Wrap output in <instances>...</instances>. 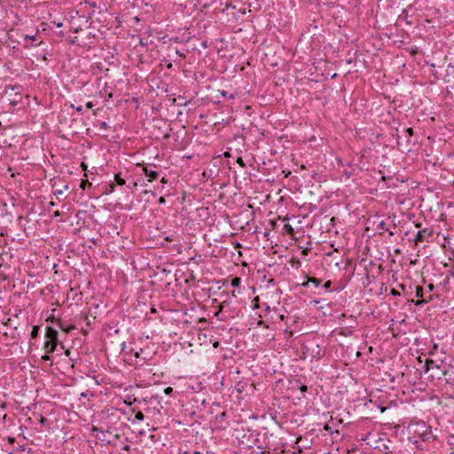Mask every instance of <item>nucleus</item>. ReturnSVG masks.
<instances>
[{
  "label": "nucleus",
  "instance_id": "a18cd8bd",
  "mask_svg": "<svg viewBox=\"0 0 454 454\" xmlns=\"http://www.w3.org/2000/svg\"><path fill=\"white\" fill-rule=\"evenodd\" d=\"M231 295H232L233 297H236V296H237L236 292H235V291H232V292H231Z\"/></svg>",
  "mask_w": 454,
  "mask_h": 454
},
{
  "label": "nucleus",
  "instance_id": "f704fd0d",
  "mask_svg": "<svg viewBox=\"0 0 454 454\" xmlns=\"http://www.w3.org/2000/svg\"><path fill=\"white\" fill-rule=\"evenodd\" d=\"M165 201H166V200H165V198H164V197H160V199H159V203H160V204H164V203H165Z\"/></svg>",
  "mask_w": 454,
  "mask_h": 454
},
{
  "label": "nucleus",
  "instance_id": "4468645a",
  "mask_svg": "<svg viewBox=\"0 0 454 454\" xmlns=\"http://www.w3.org/2000/svg\"><path fill=\"white\" fill-rule=\"evenodd\" d=\"M39 331H40L39 325L33 326L31 333H30L31 339H36L39 335Z\"/></svg>",
  "mask_w": 454,
  "mask_h": 454
},
{
  "label": "nucleus",
  "instance_id": "dca6fc26",
  "mask_svg": "<svg viewBox=\"0 0 454 454\" xmlns=\"http://www.w3.org/2000/svg\"><path fill=\"white\" fill-rule=\"evenodd\" d=\"M363 158H364V155L358 156L357 157V162H356V159L355 158L352 160L354 164L357 165L360 170L364 169V165H362V159Z\"/></svg>",
  "mask_w": 454,
  "mask_h": 454
},
{
  "label": "nucleus",
  "instance_id": "de8ad7c7",
  "mask_svg": "<svg viewBox=\"0 0 454 454\" xmlns=\"http://www.w3.org/2000/svg\"><path fill=\"white\" fill-rule=\"evenodd\" d=\"M167 67L168 68H171L172 67V64L171 63L168 64Z\"/></svg>",
  "mask_w": 454,
  "mask_h": 454
},
{
  "label": "nucleus",
  "instance_id": "6e6552de",
  "mask_svg": "<svg viewBox=\"0 0 454 454\" xmlns=\"http://www.w3.org/2000/svg\"><path fill=\"white\" fill-rule=\"evenodd\" d=\"M143 172L148 177L149 182H153L159 177V173L157 171L149 169L147 167L143 168Z\"/></svg>",
  "mask_w": 454,
  "mask_h": 454
},
{
  "label": "nucleus",
  "instance_id": "cd10ccee",
  "mask_svg": "<svg viewBox=\"0 0 454 454\" xmlns=\"http://www.w3.org/2000/svg\"><path fill=\"white\" fill-rule=\"evenodd\" d=\"M331 286H332V282H331L330 280H328V281H326V282L324 284L323 287H324L325 289H329V288L331 287Z\"/></svg>",
  "mask_w": 454,
  "mask_h": 454
},
{
  "label": "nucleus",
  "instance_id": "c03bdc74",
  "mask_svg": "<svg viewBox=\"0 0 454 454\" xmlns=\"http://www.w3.org/2000/svg\"><path fill=\"white\" fill-rule=\"evenodd\" d=\"M421 225H422L421 223H417L416 227L419 228V229H421Z\"/></svg>",
  "mask_w": 454,
  "mask_h": 454
},
{
  "label": "nucleus",
  "instance_id": "79ce46f5",
  "mask_svg": "<svg viewBox=\"0 0 454 454\" xmlns=\"http://www.w3.org/2000/svg\"><path fill=\"white\" fill-rule=\"evenodd\" d=\"M270 310V306L268 304H265V311H269Z\"/></svg>",
  "mask_w": 454,
  "mask_h": 454
},
{
  "label": "nucleus",
  "instance_id": "f257e3e1",
  "mask_svg": "<svg viewBox=\"0 0 454 454\" xmlns=\"http://www.w3.org/2000/svg\"><path fill=\"white\" fill-rule=\"evenodd\" d=\"M424 369L426 373H429L428 378L433 380H442V377L446 374V370L432 359L426 360Z\"/></svg>",
  "mask_w": 454,
  "mask_h": 454
},
{
  "label": "nucleus",
  "instance_id": "f3484780",
  "mask_svg": "<svg viewBox=\"0 0 454 454\" xmlns=\"http://www.w3.org/2000/svg\"><path fill=\"white\" fill-rule=\"evenodd\" d=\"M114 180L118 185H124L126 183L125 179L121 178L120 174L114 176Z\"/></svg>",
  "mask_w": 454,
  "mask_h": 454
},
{
  "label": "nucleus",
  "instance_id": "e433bc0d",
  "mask_svg": "<svg viewBox=\"0 0 454 454\" xmlns=\"http://www.w3.org/2000/svg\"><path fill=\"white\" fill-rule=\"evenodd\" d=\"M176 53L177 55H179V56L184 57V54H182V53L179 51V50H176Z\"/></svg>",
  "mask_w": 454,
  "mask_h": 454
},
{
  "label": "nucleus",
  "instance_id": "8fccbe9b",
  "mask_svg": "<svg viewBox=\"0 0 454 454\" xmlns=\"http://www.w3.org/2000/svg\"><path fill=\"white\" fill-rule=\"evenodd\" d=\"M207 116H208V115H203V114H200V118H201V119H202L203 117H207Z\"/></svg>",
  "mask_w": 454,
  "mask_h": 454
},
{
  "label": "nucleus",
  "instance_id": "412c9836",
  "mask_svg": "<svg viewBox=\"0 0 454 454\" xmlns=\"http://www.w3.org/2000/svg\"><path fill=\"white\" fill-rule=\"evenodd\" d=\"M91 186V183H90L88 180H82L80 187L82 190H85L87 187Z\"/></svg>",
  "mask_w": 454,
  "mask_h": 454
},
{
  "label": "nucleus",
  "instance_id": "423d86ee",
  "mask_svg": "<svg viewBox=\"0 0 454 454\" xmlns=\"http://www.w3.org/2000/svg\"><path fill=\"white\" fill-rule=\"evenodd\" d=\"M58 336H59V333L57 330L53 329L51 326L46 327V333H45L46 340L59 342Z\"/></svg>",
  "mask_w": 454,
  "mask_h": 454
},
{
  "label": "nucleus",
  "instance_id": "1a4fd4ad",
  "mask_svg": "<svg viewBox=\"0 0 454 454\" xmlns=\"http://www.w3.org/2000/svg\"><path fill=\"white\" fill-rule=\"evenodd\" d=\"M59 342L46 340L43 345V348L47 354L53 353L58 347Z\"/></svg>",
  "mask_w": 454,
  "mask_h": 454
},
{
  "label": "nucleus",
  "instance_id": "37998d69",
  "mask_svg": "<svg viewBox=\"0 0 454 454\" xmlns=\"http://www.w3.org/2000/svg\"><path fill=\"white\" fill-rule=\"evenodd\" d=\"M59 215H60V214H59V211H56V212L54 213V216H59Z\"/></svg>",
  "mask_w": 454,
  "mask_h": 454
},
{
  "label": "nucleus",
  "instance_id": "c756f323",
  "mask_svg": "<svg viewBox=\"0 0 454 454\" xmlns=\"http://www.w3.org/2000/svg\"><path fill=\"white\" fill-rule=\"evenodd\" d=\"M92 431H93V432H100V433H102V434H104V433H105V431H104L102 428H98V427H92Z\"/></svg>",
  "mask_w": 454,
  "mask_h": 454
},
{
  "label": "nucleus",
  "instance_id": "49530a36",
  "mask_svg": "<svg viewBox=\"0 0 454 454\" xmlns=\"http://www.w3.org/2000/svg\"><path fill=\"white\" fill-rule=\"evenodd\" d=\"M82 167L83 169H86V168H87L85 163H83V162L82 163Z\"/></svg>",
  "mask_w": 454,
  "mask_h": 454
},
{
  "label": "nucleus",
  "instance_id": "3c124183",
  "mask_svg": "<svg viewBox=\"0 0 454 454\" xmlns=\"http://www.w3.org/2000/svg\"><path fill=\"white\" fill-rule=\"evenodd\" d=\"M65 353L67 356H68L70 354V351L67 349Z\"/></svg>",
  "mask_w": 454,
  "mask_h": 454
},
{
  "label": "nucleus",
  "instance_id": "2f4dec72",
  "mask_svg": "<svg viewBox=\"0 0 454 454\" xmlns=\"http://www.w3.org/2000/svg\"><path fill=\"white\" fill-rule=\"evenodd\" d=\"M25 40L35 41V35H32V36L26 35Z\"/></svg>",
  "mask_w": 454,
  "mask_h": 454
},
{
  "label": "nucleus",
  "instance_id": "7c9ffc66",
  "mask_svg": "<svg viewBox=\"0 0 454 454\" xmlns=\"http://www.w3.org/2000/svg\"><path fill=\"white\" fill-rule=\"evenodd\" d=\"M42 359H43V361H49L51 358H50L49 354H47V353H46L45 355H43V356H42Z\"/></svg>",
  "mask_w": 454,
  "mask_h": 454
},
{
  "label": "nucleus",
  "instance_id": "a211bd4d",
  "mask_svg": "<svg viewBox=\"0 0 454 454\" xmlns=\"http://www.w3.org/2000/svg\"><path fill=\"white\" fill-rule=\"evenodd\" d=\"M241 278L239 277H235L231 279V284L233 287H238L240 286Z\"/></svg>",
  "mask_w": 454,
  "mask_h": 454
},
{
  "label": "nucleus",
  "instance_id": "c9c22d12",
  "mask_svg": "<svg viewBox=\"0 0 454 454\" xmlns=\"http://www.w3.org/2000/svg\"><path fill=\"white\" fill-rule=\"evenodd\" d=\"M54 193H55V194H59H59H62V193H63V191H62V190H60V189H59V190H56V191L54 192Z\"/></svg>",
  "mask_w": 454,
  "mask_h": 454
},
{
  "label": "nucleus",
  "instance_id": "864d4df0",
  "mask_svg": "<svg viewBox=\"0 0 454 454\" xmlns=\"http://www.w3.org/2000/svg\"><path fill=\"white\" fill-rule=\"evenodd\" d=\"M87 106L90 107L91 106V103L90 102L87 103Z\"/></svg>",
  "mask_w": 454,
  "mask_h": 454
},
{
  "label": "nucleus",
  "instance_id": "5fc2aeb1",
  "mask_svg": "<svg viewBox=\"0 0 454 454\" xmlns=\"http://www.w3.org/2000/svg\"><path fill=\"white\" fill-rule=\"evenodd\" d=\"M45 420H46V419L43 418V419H41V422H42V423H44V421H45Z\"/></svg>",
  "mask_w": 454,
  "mask_h": 454
},
{
  "label": "nucleus",
  "instance_id": "a19ab883",
  "mask_svg": "<svg viewBox=\"0 0 454 454\" xmlns=\"http://www.w3.org/2000/svg\"><path fill=\"white\" fill-rule=\"evenodd\" d=\"M160 182L163 183V184H166L167 183V179L165 177H162Z\"/></svg>",
  "mask_w": 454,
  "mask_h": 454
},
{
  "label": "nucleus",
  "instance_id": "0eeeda50",
  "mask_svg": "<svg viewBox=\"0 0 454 454\" xmlns=\"http://www.w3.org/2000/svg\"><path fill=\"white\" fill-rule=\"evenodd\" d=\"M412 6L410 4L409 6H407L406 8H404L403 11H402V13L401 15L399 16V19H402L405 21V23L409 26H412L413 25V20H411V15H409V9H411Z\"/></svg>",
  "mask_w": 454,
  "mask_h": 454
},
{
  "label": "nucleus",
  "instance_id": "9d476101",
  "mask_svg": "<svg viewBox=\"0 0 454 454\" xmlns=\"http://www.w3.org/2000/svg\"><path fill=\"white\" fill-rule=\"evenodd\" d=\"M309 283H312V284H314V286L316 287H318L320 286V284H321V279L314 278V277H310V278H309V279L306 282H304L302 284V286L306 287V286H309Z\"/></svg>",
  "mask_w": 454,
  "mask_h": 454
},
{
  "label": "nucleus",
  "instance_id": "6e6d98bb",
  "mask_svg": "<svg viewBox=\"0 0 454 454\" xmlns=\"http://www.w3.org/2000/svg\"><path fill=\"white\" fill-rule=\"evenodd\" d=\"M151 439H152V441L155 442V440H154V435H152V436H151Z\"/></svg>",
  "mask_w": 454,
  "mask_h": 454
},
{
  "label": "nucleus",
  "instance_id": "473e14b6",
  "mask_svg": "<svg viewBox=\"0 0 454 454\" xmlns=\"http://www.w3.org/2000/svg\"><path fill=\"white\" fill-rule=\"evenodd\" d=\"M434 289V286L433 284H429L427 286L428 292H432Z\"/></svg>",
  "mask_w": 454,
  "mask_h": 454
},
{
  "label": "nucleus",
  "instance_id": "603ef678",
  "mask_svg": "<svg viewBox=\"0 0 454 454\" xmlns=\"http://www.w3.org/2000/svg\"><path fill=\"white\" fill-rule=\"evenodd\" d=\"M62 26V23H57V27H60Z\"/></svg>",
  "mask_w": 454,
  "mask_h": 454
},
{
  "label": "nucleus",
  "instance_id": "aec40b11",
  "mask_svg": "<svg viewBox=\"0 0 454 454\" xmlns=\"http://www.w3.org/2000/svg\"><path fill=\"white\" fill-rule=\"evenodd\" d=\"M379 226L382 231H388L390 236L394 235V232L388 230V228L386 226V223L383 221L380 222Z\"/></svg>",
  "mask_w": 454,
  "mask_h": 454
},
{
  "label": "nucleus",
  "instance_id": "4c0bfd02",
  "mask_svg": "<svg viewBox=\"0 0 454 454\" xmlns=\"http://www.w3.org/2000/svg\"><path fill=\"white\" fill-rule=\"evenodd\" d=\"M114 190V184H110V192H113Z\"/></svg>",
  "mask_w": 454,
  "mask_h": 454
},
{
  "label": "nucleus",
  "instance_id": "4d7b16f0",
  "mask_svg": "<svg viewBox=\"0 0 454 454\" xmlns=\"http://www.w3.org/2000/svg\"><path fill=\"white\" fill-rule=\"evenodd\" d=\"M43 59L44 60H47V58H46V55H45V54L43 55Z\"/></svg>",
  "mask_w": 454,
  "mask_h": 454
},
{
  "label": "nucleus",
  "instance_id": "20e7f679",
  "mask_svg": "<svg viewBox=\"0 0 454 454\" xmlns=\"http://www.w3.org/2000/svg\"><path fill=\"white\" fill-rule=\"evenodd\" d=\"M416 296L418 298H421L420 300H418L417 301H415V305H417V306H421L423 304H426L432 299L431 296H429L428 299H424L423 298L424 289L422 286H419L416 287Z\"/></svg>",
  "mask_w": 454,
  "mask_h": 454
},
{
  "label": "nucleus",
  "instance_id": "f03ea898",
  "mask_svg": "<svg viewBox=\"0 0 454 454\" xmlns=\"http://www.w3.org/2000/svg\"><path fill=\"white\" fill-rule=\"evenodd\" d=\"M417 427L416 434H419L422 441L431 442L438 440V435L434 434L432 427L424 421L419 422Z\"/></svg>",
  "mask_w": 454,
  "mask_h": 454
},
{
  "label": "nucleus",
  "instance_id": "58836bf2",
  "mask_svg": "<svg viewBox=\"0 0 454 454\" xmlns=\"http://www.w3.org/2000/svg\"><path fill=\"white\" fill-rule=\"evenodd\" d=\"M129 448H130V447H129V445H125V446L123 447V450H129Z\"/></svg>",
  "mask_w": 454,
  "mask_h": 454
},
{
  "label": "nucleus",
  "instance_id": "09e8293b",
  "mask_svg": "<svg viewBox=\"0 0 454 454\" xmlns=\"http://www.w3.org/2000/svg\"><path fill=\"white\" fill-rule=\"evenodd\" d=\"M76 110H77L78 112H79V111H82V106H78V107L76 108Z\"/></svg>",
  "mask_w": 454,
  "mask_h": 454
},
{
  "label": "nucleus",
  "instance_id": "393cba45",
  "mask_svg": "<svg viewBox=\"0 0 454 454\" xmlns=\"http://www.w3.org/2000/svg\"><path fill=\"white\" fill-rule=\"evenodd\" d=\"M237 163L239 164L242 168L246 167V164H245V162H244V160H243V159L241 157H239L237 159Z\"/></svg>",
  "mask_w": 454,
  "mask_h": 454
},
{
  "label": "nucleus",
  "instance_id": "9b49d317",
  "mask_svg": "<svg viewBox=\"0 0 454 454\" xmlns=\"http://www.w3.org/2000/svg\"><path fill=\"white\" fill-rule=\"evenodd\" d=\"M59 326L61 328L62 331H64L67 333L75 329L74 325H67L64 323H62L61 321H59Z\"/></svg>",
  "mask_w": 454,
  "mask_h": 454
},
{
  "label": "nucleus",
  "instance_id": "a878e982",
  "mask_svg": "<svg viewBox=\"0 0 454 454\" xmlns=\"http://www.w3.org/2000/svg\"><path fill=\"white\" fill-rule=\"evenodd\" d=\"M164 393H165L166 395H171V394L173 393V387H166V388L164 389Z\"/></svg>",
  "mask_w": 454,
  "mask_h": 454
},
{
  "label": "nucleus",
  "instance_id": "39448f33",
  "mask_svg": "<svg viewBox=\"0 0 454 454\" xmlns=\"http://www.w3.org/2000/svg\"><path fill=\"white\" fill-rule=\"evenodd\" d=\"M152 122L153 123V126L158 128V129H165L166 130L168 129V122L167 121H164L163 119L160 118V115H152Z\"/></svg>",
  "mask_w": 454,
  "mask_h": 454
},
{
  "label": "nucleus",
  "instance_id": "ea45409f",
  "mask_svg": "<svg viewBox=\"0 0 454 454\" xmlns=\"http://www.w3.org/2000/svg\"><path fill=\"white\" fill-rule=\"evenodd\" d=\"M324 428L326 431H329L331 429V427L328 425H325Z\"/></svg>",
  "mask_w": 454,
  "mask_h": 454
},
{
  "label": "nucleus",
  "instance_id": "13d9d810",
  "mask_svg": "<svg viewBox=\"0 0 454 454\" xmlns=\"http://www.w3.org/2000/svg\"><path fill=\"white\" fill-rule=\"evenodd\" d=\"M64 188H65L66 190H67V189H68V185H67V184H66V185L64 186Z\"/></svg>",
  "mask_w": 454,
  "mask_h": 454
},
{
  "label": "nucleus",
  "instance_id": "5701e85b",
  "mask_svg": "<svg viewBox=\"0 0 454 454\" xmlns=\"http://www.w3.org/2000/svg\"><path fill=\"white\" fill-rule=\"evenodd\" d=\"M285 230H286V231L288 234H293L294 233V228L290 224H286L285 225Z\"/></svg>",
  "mask_w": 454,
  "mask_h": 454
},
{
  "label": "nucleus",
  "instance_id": "f8f14e48",
  "mask_svg": "<svg viewBox=\"0 0 454 454\" xmlns=\"http://www.w3.org/2000/svg\"><path fill=\"white\" fill-rule=\"evenodd\" d=\"M220 93H221V95H222L223 98H227V99H234V98H235V97L238 95V93H236V92L230 93L229 91L224 90H220Z\"/></svg>",
  "mask_w": 454,
  "mask_h": 454
},
{
  "label": "nucleus",
  "instance_id": "b1692460",
  "mask_svg": "<svg viewBox=\"0 0 454 454\" xmlns=\"http://www.w3.org/2000/svg\"><path fill=\"white\" fill-rule=\"evenodd\" d=\"M225 304H228L227 301H223L221 304L219 310L217 312H215V317H218L219 313L223 310V308L224 307Z\"/></svg>",
  "mask_w": 454,
  "mask_h": 454
},
{
  "label": "nucleus",
  "instance_id": "2eb2a0df",
  "mask_svg": "<svg viewBox=\"0 0 454 454\" xmlns=\"http://www.w3.org/2000/svg\"><path fill=\"white\" fill-rule=\"evenodd\" d=\"M95 126H99V129L104 130H107L110 129V126L106 121H98V123L95 124Z\"/></svg>",
  "mask_w": 454,
  "mask_h": 454
},
{
  "label": "nucleus",
  "instance_id": "72a5a7b5",
  "mask_svg": "<svg viewBox=\"0 0 454 454\" xmlns=\"http://www.w3.org/2000/svg\"><path fill=\"white\" fill-rule=\"evenodd\" d=\"M223 157L230 158L231 157V153L229 151L223 153Z\"/></svg>",
  "mask_w": 454,
  "mask_h": 454
},
{
  "label": "nucleus",
  "instance_id": "4be33fe9",
  "mask_svg": "<svg viewBox=\"0 0 454 454\" xmlns=\"http://www.w3.org/2000/svg\"><path fill=\"white\" fill-rule=\"evenodd\" d=\"M259 301H260V299H259V296H255L254 299H253V309H256L259 308Z\"/></svg>",
  "mask_w": 454,
  "mask_h": 454
},
{
  "label": "nucleus",
  "instance_id": "7ed1b4c3",
  "mask_svg": "<svg viewBox=\"0 0 454 454\" xmlns=\"http://www.w3.org/2000/svg\"><path fill=\"white\" fill-rule=\"evenodd\" d=\"M434 234V231L432 227H426L423 229H420L415 237V242L416 243H423L424 241L427 240V238L432 237Z\"/></svg>",
  "mask_w": 454,
  "mask_h": 454
},
{
  "label": "nucleus",
  "instance_id": "6ab92c4d",
  "mask_svg": "<svg viewBox=\"0 0 454 454\" xmlns=\"http://www.w3.org/2000/svg\"><path fill=\"white\" fill-rule=\"evenodd\" d=\"M144 419H145V415H144V413L141 411H137L135 413V420L136 421H143Z\"/></svg>",
  "mask_w": 454,
  "mask_h": 454
},
{
  "label": "nucleus",
  "instance_id": "bf43d9fd",
  "mask_svg": "<svg viewBox=\"0 0 454 454\" xmlns=\"http://www.w3.org/2000/svg\"><path fill=\"white\" fill-rule=\"evenodd\" d=\"M240 247V244L237 243L236 247Z\"/></svg>",
  "mask_w": 454,
  "mask_h": 454
},
{
  "label": "nucleus",
  "instance_id": "c85d7f7f",
  "mask_svg": "<svg viewBox=\"0 0 454 454\" xmlns=\"http://www.w3.org/2000/svg\"><path fill=\"white\" fill-rule=\"evenodd\" d=\"M300 390L302 392V393H305L308 389V387L304 384H301V386L299 387Z\"/></svg>",
  "mask_w": 454,
  "mask_h": 454
},
{
  "label": "nucleus",
  "instance_id": "ddd939ff",
  "mask_svg": "<svg viewBox=\"0 0 454 454\" xmlns=\"http://www.w3.org/2000/svg\"><path fill=\"white\" fill-rule=\"evenodd\" d=\"M403 132H404V137H405V143H406V145H408L410 143V138L413 135V129H412V128H408V129H405L403 130Z\"/></svg>",
  "mask_w": 454,
  "mask_h": 454
},
{
  "label": "nucleus",
  "instance_id": "052dcab7",
  "mask_svg": "<svg viewBox=\"0 0 454 454\" xmlns=\"http://www.w3.org/2000/svg\"><path fill=\"white\" fill-rule=\"evenodd\" d=\"M258 454H265V452L264 451H261Z\"/></svg>",
  "mask_w": 454,
  "mask_h": 454
},
{
  "label": "nucleus",
  "instance_id": "bb28decb",
  "mask_svg": "<svg viewBox=\"0 0 454 454\" xmlns=\"http://www.w3.org/2000/svg\"><path fill=\"white\" fill-rule=\"evenodd\" d=\"M390 294H391V295H394V296H399V295H400V292H399V291H397V290H395V289H394V288H392V289L390 290Z\"/></svg>",
  "mask_w": 454,
  "mask_h": 454
}]
</instances>
